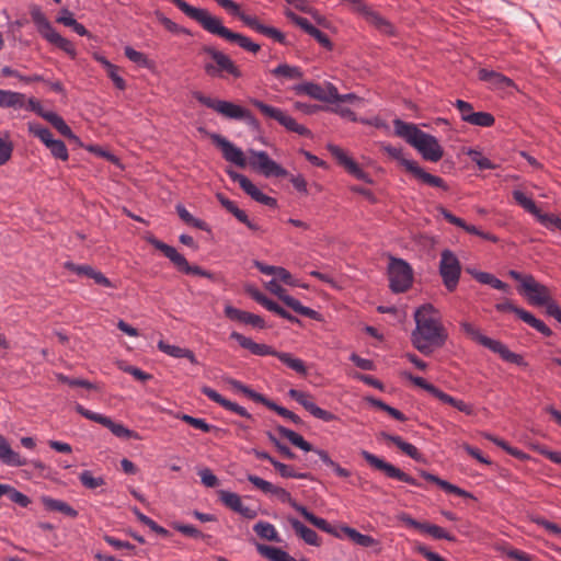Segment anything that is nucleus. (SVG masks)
<instances>
[{"label": "nucleus", "mask_w": 561, "mask_h": 561, "mask_svg": "<svg viewBox=\"0 0 561 561\" xmlns=\"http://www.w3.org/2000/svg\"><path fill=\"white\" fill-rule=\"evenodd\" d=\"M415 329L411 334L413 346L428 355L434 348L442 347L448 337L442 322V314L432 304H424L414 311Z\"/></svg>", "instance_id": "obj_1"}, {"label": "nucleus", "mask_w": 561, "mask_h": 561, "mask_svg": "<svg viewBox=\"0 0 561 561\" xmlns=\"http://www.w3.org/2000/svg\"><path fill=\"white\" fill-rule=\"evenodd\" d=\"M184 14L196 21L206 32L217 35L228 42L236 43L238 46L252 54L260 50V45L252 42L250 37L240 33H234L226 27L221 20L211 15L206 9L195 8L184 0H170Z\"/></svg>", "instance_id": "obj_2"}, {"label": "nucleus", "mask_w": 561, "mask_h": 561, "mask_svg": "<svg viewBox=\"0 0 561 561\" xmlns=\"http://www.w3.org/2000/svg\"><path fill=\"white\" fill-rule=\"evenodd\" d=\"M393 126L396 134L415 148L424 160L437 162L443 158V147L434 136L399 118L393 121Z\"/></svg>", "instance_id": "obj_3"}, {"label": "nucleus", "mask_w": 561, "mask_h": 561, "mask_svg": "<svg viewBox=\"0 0 561 561\" xmlns=\"http://www.w3.org/2000/svg\"><path fill=\"white\" fill-rule=\"evenodd\" d=\"M382 150L422 183L444 191L448 190L447 184L442 178L426 172L416 161L407 158L401 147L383 145Z\"/></svg>", "instance_id": "obj_4"}, {"label": "nucleus", "mask_w": 561, "mask_h": 561, "mask_svg": "<svg viewBox=\"0 0 561 561\" xmlns=\"http://www.w3.org/2000/svg\"><path fill=\"white\" fill-rule=\"evenodd\" d=\"M461 330L473 341L481 344L482 346L489 348L493 353H496L501 356V358L507 363L516 364L522 366L525 364L522 355L512 352L504 343L499 340L491 339L481 333L479 328L474 324L462 321L460 323Z\"/></svg>", "instance_id": "obj_5"}, {"label": "nucleus", "mask_w": 561, "mask_h": 561, "mask_svg": "<svg viewBox=\"0 0 561 561\" xmlns=\"http://www.w3.org/2000/svg\"><path fill=\"white\" fill-rule=\"evenodd\" d=\"M31 18L33 23L35 24L38 33L50 44L56 45L58 48L64 50L67 55H69L72 59L76 58L77 51L73 44L62 37L48 21L44 12L38 5H32L30 9Z\"/></svg>", "instance_id": "obj_6"}, {"label": "nucleus", "mask_w": 561, "mask_h": 561, "mask_svg": "<svg viewBox=\"0 0 561 561\" xmlns=\"http://www.w3.org/2000/svg\"><path fill=\"white\" fill-rule=\"evenodd\" d=\"M203 53L209 56L210 61L204 64L205 72L211 78H226L231 76L236 79L242 77L240 68L225 53L213 46H204Z\"/></svg>", "instance_id": "obj_7"}, {"label": "nucleus", "mask_w": 561, "mask_h": 561, "mask_svg": "<svg viewBox=\"0 0 561 561\" xmlns=\"http://www.w3.org/2000/svg\"><path fill=\"white\" fill-rule=\"evenodd\" d=\"M221 8H224L228 13H230L233 16L239 18L242 23L250 27L251 30L267 36L275 42H278L280 44L285 43V35L277 28L273 26H267L262 24L257 18L247 14L243 11H241L240 5L232 1V0H215Z\"/></svg>", "instance_id": "obj_8"}, {"label": "nucleus", "mask_w": 561, "mask_h": 561, "mask_svg": "<svg viewBox=\"0 0 561 561\" xmlns=\"http://www.w3.org/2000/svg\"><path fill=\"white\" fill-rule=\"evenodd\" d=\"M250 103L255 106L267 118L275 119L287 130L296 133L300 136H311V131L304 125L298 124L297 121L288 115L283 110L268 105L257 99H251Z\"/></svg>", "instance_id": "obj_9"}, {"label": "nucleus", "mask_w": 561, "mask_h": 561, "mask_svg": "<svg viewBox=\"0 0 561 561\" xmlns=\"http://www.w3.org/2000/svg\"><path fill=\"white\" fill-rule=\"evenodd\" d=\"M438 272L446 289L450 293L454 291L461 275V263L455 252L449 249H444L440 252Z\"/></svg>", "instance_id": "obj_10"}, {"label": "nucleus", "mask_w": 561, "mask_h": 561, "mask_svg": "<svg viewBox=\"0 0 561 561\" xmlns=\"http://www.w3.org/2000/svg\"><path fill=\"white\" fill-rule=\"evenodd\" d=\"M147 240L157 250L161 251L164 254V256L168 257L180 272H183L185 274L198 275L207 278L211 277V274L203 270L202 267L196 265H190L184 255L179 253L175 248L156 239L154 237H149Z\"/></svg>", "instance_id": "obj_11"}, {"label": "nucleus", "mask_w": 561, "mask_h": 561, "mask_svg": "<svg viewBox=\"0 0 561 561\" xmlns=\"http://www.w3.org/2000/svg\"><path fill=\"white\" fill-rule=\"evenodd\" d=\"M514 201L527 213L533 215L537 221L548 230L558 229L561 231V218L553 214L542 213L536 203L523 191L514 190L512 192Z\"/></svg>", "instance_id": "obj_12"}, {"label": "nucleus", "mask_w": 561, "mask_h": 561, "mask_svg": "<svg viewBox=\"0 0 561 561\" xmlns=\"http://www.w3.org/2000/svg\"><path fill=\"white\" fill-rule=\"evenodd\" d=\"M388 274L390 288L393 293H404L412 286L413 270L407 261L391 257Z\"/></svg>", "instance_id": "obj_13"}, {"label": "nucleus", "mask_w": 561, "mask_h": 561, "mask_svg": "<svg viewBox=\"0 0 561 561\" xmlns=\"http://www.w3.org/2000/svg\"><path fill=\"white\" fill-rule=\"evenodd\" d=\"M30 134L38 138L43 145L50 151V154L58 160L67 161L69 159L68 149L62 140L55 139L51 131L38 123H28Z\"/></svg>", "instance_id": "obj_14"}, {"label": "nucleus", "mask_w": 561, "mask_h": 561, "mask_svg": "<svg viewBox=\"0 0 561 561\" xmlns=\"http://www.w3.org/2000/svg\"><path fill=\"white\" fill-rule=\"evenodd\" d=\"M75 409L83 417L107 427L116 437L126 438V439H129V438L140 439L141 438L137 432L127 428L126 426H124L121 423L113 422L108 416H105L103 414L88 410L79 403L76 404Z\"/></svg>", "instance_id": "obj_15"}, {"label": "nucleus", "mask_w": 561, "mask_h": 561, "mask_svg": "<svg viewBox=\"0 0 561 561\" xmlns=\"http://www.w3.org/2000/svg\"><path fill=\"white\" fill-rule=\"evenodd\" d=\"M250 159L249 164L253 170L259 171L265 178L276 176L284 178L287 175V171L279 165L277 162L272 160L267 152L262 150L250 149L249 151Z\"/></svg>", "instance_id": "obj_16"}, {"label": "nucleus", "mask_w": 561, "mask_h": 561, "mask_svg": "<svg viewBox=\"0 0 561 561\" xmlns=\"http://www.w3.org/2000/svg\"><path fill=\"white\" fill-rule=\"evenodd\" d=\"M362 457L374 469L382 471L388 478L396 479L402 482H405L413 486H420V483L408 473L403 472L401 469L397 468L390 462L377 457L376 455L367 451H360Z\"/></svg>", "instance_id": "obj_17"}, {"label": "nucleus", "mask_w": 561, "mask_h": 561, "mask_svg": "<svg viewBox=\"0 0 561 561\" xmlns=\"http://www.w3.org/2000/svg\"><path fill=\"white\" fill-rule=\"evenodd\" d=\"M265 288L273 295L277 296L287 307L293 309L298 314L313 320L319 319V313L316 310L304 306L298 299L289 296L276 279H271L267 282L265 284Z\"/></svg>", "instance_id": "obj_18"}, {"label": "nucleus", "mask_w": 561, "mask_h": 561, "mask_svg": "<svg viewBox=\"0 0 561 561\" xmlns=\"http://www.w3.org/2000/svg\"><path fill=\"white\" fill-rule=\"evenodd\" d=\"M293 91L298 95H308L314 100L330 103L336 98V87L327 82L324 87L313 82H302L293 87Z\"/></svg>", "instance_id": "obj_19"}, {"label": "nucleus", "mask_w": 561, "mask_h": 561, "mask_svg": "<svg viewBox=\"0 0 561 561\" xmlns=\"http://www.w3.org/2000/svg\"><path fill=\"white\" fill-rule=\"evenodd\" d=\"M248 480L259 490H261L265 494H271L277 497L282 503L289 504L295 511L299 512L304 506L299 504L295 499H293L291 494L285 490L284 488L274 485L273 483L255 476L248 474Z\"/></svg>", "instance_id": "obj_20"}, {"label": "nucleus", "mask_w": 561, "mask_h": 561, "mask_svg": "<svg viewBox=\"0 0 561 561\" xmlns=\"http://www.w3.org/2000/svg\"><path fill=\"white\" fill-rule=\"evenodd\" d=\"M227 174L233 182H237L240 187L255 202L270 207H275L277 205L275 198L264 194L245 175L233 170H227Z\"/></svg>", "instance_id": "obj_21"}, {"label": "nucleus", "mask_w": 561, "mask_h": 561, "mask_svg": "<svg viewBox=\"0 0 561 561\" xmlns=\"http://www.w3.org/2000/svg\"><path fill=\"white\" fill-rule=\"evenodd\" d=\"M288 396L298 402L300 405H302L313 417L319 419L323 422H332L335 421L337 417L335 414H333L330 411H327L324 409H321L318 407L313 401L310 393L297 390V389H290L288 391Z\"/></svg>", "instance_id": "obj_22"}, {"label": "nucleus", "mask_w": 561, "mask_h": 561, "mask_svg": "<svg viewBox=\"0 0 561 561\" xmlns=\"http://www.w3.org/2000/svg\"><path fill=\"white\" fill-rule=\"evenodd\" d=\"M277 432L285 438H287L294 446L300 448L304 451H313L319 456L322 462L329 467H332L335 461H333L329 454L323 449H313L311 444L308 443L300 434L296 433L293 430H289L285 426H277Z\"/></svg>", "instance_id": "obj_23"}, {"label": "nucleus", "mask_w": 561, "mask_h": 561, "mask_svg": "<svg viewBox=\"0 0 561 561\" xmlns=\"http://www.w3.org/2000/svg\"><path fill=\"white\" fill-rule=\"evenodd\" d=\"M528 299L529 304L537 307H542L543 304H548L551 298L549 288L537 282L534 276L526 279L522 291Z\"/></svg>", "instance_id": "obj_24"}, {"label": "nucleus", "mask_w": 561, "mask_h": 561, "mask_svg": "<svg viewBox=\"0 0 561 561\" xmlns=\"http://www.w3.org/2000/svg\"><path fill=\"white\" fill-rule=\"evenodd\" d=\"M328 149L350 174L355 176L357 180L370 183L369 175L362 168H359V165L352 158H350L342 148L330 144L328 145Z\"/></svg>", "instance_id": "obj_25"}, {"label": "nucleus", "mask_w": 561, "mask_h": 561, "mask_svg": "<svg viewBox=\"0 0 561 561\" xmlns=\"http://www.w3.org/2000/svg\"><path fill=\"white\" fill-rule=\"evenodd\" d=\"M211 139L221 149L222 156L227 161L240 168H244L247 165V159L244 157L243 151L240 148H238L232 142L217 134H214L211 136Z\"/></svg>", "instance_id": "obj_26"}, {"label": "nucleus", "mask_w": 561, "mask_h": 561, "mask_svg": "<svg viewBox=\"0 0 561 561\" xmlns=\"http://www.w3.org/2000/svg\"><path fill=\"white\" fill-rule=\"evenodd\" d=\"M64 267L79 276H87L92 278L96 284L112 288L113 283L100 271L94 270L91 265L88 264H76L71 261H67L64 263Z\"/></svg>", "instance_id": "obj_27"}, {"label": "nucleus", "mask_w": 561, "mask_h": 561, "mask_svg": "<svg viewBox=\"0 0 561 561\" xmlns=\"http://www.w3.org/2000/svg\"><path fill=\"white\" fill-rule=\"evenodd\" d=\"M439 213L449 224L463 229L466 232H468L470 234L478 236V237H480L484 240L491 241L493 243L499 242V238L495 234H493L491 232L482 231L478 227L467 224L463 219L453 215L446 208L440 207Z\"/></svg>", "instance_id": "obj_28"}, {"label": "nucleus", "mask_w": 561, "mask_h": 561, "mask_svg": "<svg viewBox=\"0 0 561 561\" xmlns=\"http://www.w3.org/2000/svg\"><path fill=\"white\" fill-rule=\"evenodd\" d=\"M219 499L221 503L232 510L233 512L242 515L245 518L252 519L256 516L255 511L250 507L243 505L241 496L234 492L220 490L218 491Z\"/></svg>", "instance_id": "obj_29"}, {"label": "nucleus", "mask_w": 561, "mask_h": 561, "mask_svg": "<svg viewBox=\"0 0 561 561\" xmlns=\"http://www.w3.org/2000/svg\"><path fill=\"white\" fill-rule=\"evenodd\" d=\"M230 339L237 341L242 348L248 350L253 355H257V356L271 355V356L276 357L277 351L274 350L272 346H270L267 344H263V343H256L252 339L244 336L243 334H241L239 332H236V331L231 332Z\"/></svg>", "instance_id": "obj_30"}, {"label": "nucleus", "mask_w": 561, "mask_h": 561, "mask_svg": "<svg viewBox=\"0 0 561 561\" xmlns=\"http://www.w3.org/2000/svg\"><path fill=\"white\" fill-rule=\"evenodd\" d=\"M201 391L209 400L218 403L224 409L231 411V412H233L240 416H243L245 419H249V420L252 419V415L243 407H241L230 400H227L220 393H218L215 389H213L208 386H204V387H202Z\"/></svg>", "instance_id": "obj_31"}, {"label": "nucleus", "mask_w": 561, "mask_h": 561, "mask_svg": "<svg viewBox=\"0 0 561 561\" xmlns=\"http://www.w3.org/2000/svg\"><path fill=\"white\" fill-rule=\"evenodd\" d=\"M225 314L232 321H238L243 324H250L254 328L264 329L266 325L265 321L260 316L248 311H243L231 305H227L225 307Z\"/></svg>", "instance_id": "obj_32"}, {"label": "nucleus", "mask_w": 561, "mask_h": 561, "mask_svg": "<svg viewBox=\"0 0 561 561\" xmlns=\"http://www.w3.org/2000/svg\"><path fill=\"white\" fill-rule=\"evenodd\" d=\"M478 77L481 81L486 82L489 88L493 90H508L515 88V83L508 77L489 69H480Z\"/></svg>", "instance_id": "obj_33"}, {"label": "nucleus", "mask_w": 561, "mask_h": 561, "mask_svg": "<svg viewBox=\"0 0 561 561\" xmlns=\"http://www.w3.org/2000/svg\"><path fill=\"white\" fill-rule=\"evenodd\" d=\"M251 297L261 306H263L268 311H272L276 313L277 316L282 317L283 319L288 320L293 323H299V319L291 313H289L287 310H285L283 307H280L277 302L273 301L272 299L267 298L264 294H262L257 289H253L249 291Z\"/></svg>", "instance_id": "obj_34"}, {"label": "nucleus", "mask_w": 561, "mask_h": 561, "mask_svg": "<svg viewBox=\"0 0 561 561\" xmlns=\"http://www.w3.org/2000/svg\"><path fill=\"white\" fill-rule=\"evenodd\" d=\"M0 461L11 467H23L28 463L27 459L12 449L8 439L0 434Z\"/></svg>", "instance_id": "obj_35"}, {"label": "nucleus", "mask_w": 561, "mask_h": 561, "mask_svg": "<svg viewBox=\"0 0 561 561\" xmlns=\"http://www.w3.org/2000/svg\"><path fill=\"white\" fill-rule=\"evenodd\" d=\"M0 461L11 467H23L28 463L27 459L12 449L8 439L0 434Z\"/></svg>", "instance_id": "obj_36"}, {"label": "nucleus", "mask_w": 561, "mask_h": 561, "mask_svg": "<svg viewBox=\"0 0 561 561\" xmlns=\"http://www.w3.org/2000/svg\"><path fill=\"white\" fill-rule=\"evenodd\" d=\"M39 115L49 122L62 136L72 140L75 144L82 146L80 138L73 134L71 128L67 125L60 115L51 111L41 112Z\"/></svg>", "instance_id": "obj_37"}, {"label": "nucleus", "mask_w": 561, "mask_h": 561, "mask_svg": "<svg viewBox=\"0 0 561 561\" xmlns=\"http://www.w3.org/2000/svg\"><path fill=\"white\" fill-rule=\"evenodd\" d=\"M341 531L346 535L353 542L364 548H373L376 552H380L381 543L369 535H364L350 526H342Z\"/></svg>", "instance_id": "obj_38"}, {"label": "nucleus", "mask_w": 561, "mask_h": 561, "mask_svg": "<svg viewBox=\"0 0 561 561\" xmlns=\"http://www.w3.org/2000/svg\"><path fill=\"white\" fill-rule=\"evenodd\" d=\"M362 14L365 16L366 21L376 27L380 33L386 35H393L394 34V27L393 25L386 20L383 16H381L378 12L371 10L368 5L366 10L362 12Z\"/></svg>", "instance_id": "obj_39"}, {"label": "nucleus", "mask_w": 561, "mask_h": 561, "mask_svg": "<svg viewBox=\"0 0 561 561\" xmlns=\"http://www.w3.org/2000/svg\"><path fill=\"white\" fill-rule=\"evenodd\" d=\"M380 437L387 442L393 443L401 451H403L412 459L416 461L422 460V454L419 451V449L414 445L403 440L402 437L398 435H391L386 432H381Z\"/></svg>", "instance_id": "obj_40"}, {"label": "nucleus", "mask_w": 561, "mask_h": 561, "mask_svg": "<svg viewBox=\"0 0 561 561\" xmlns=\"http://www.w3.org/2000/svg\"><path fill=\"white\" fill-rule=\"evenodd\" d=\"M157 346H158L159 351H161L162 353H164L171 357L187 358L192 364H194V365L198 364L195 354L188 348L180 347L176 345H171L163 340H160L158 342Z\"/></svg>", "instance_id": "obj_41"}, {"label": "nucleus", "mask_w": 561, "mask_h": 561, "mask_svg": "<svg viewBox=\"0 0 561 561\" xmlns=\"http://www.w3.org/2000/svg\"><path fill=\"white\" fill-rule=\"evenodd\" d=\"M289 524L291 525L293 529L296 531V534L308 545L310 546H320V538L318 534L312 530L311 528L304 525L300 520L297 518H288Z\"/></svg>", "instance_id": "obj_42"}, {"label": "nucleus", "mask_w": 561, "mask_h": 561, "mask_svg": "<svg viewBox=\"0 0 561 561\" xmlns=\"http://www.w3.org/2000/svg\"><path fill=\"white\" fill-rule=\"evenodd\" d=\"M421 476L425 480L437 484L440 489H443L447 493L456 494L461 497H471V494L469 492H467L466 490L460 489L459 486L451 484L448 481L443 480L433 473H430L427 471H421Z\"/></svg>", "instance_id": "obj_43"}, {"label": "nucleus", "mask_w": 561, "mask_h": 561, "mask_svg": "<svg viewBox=\"0 0 561 561\" xmlns=\"http://www.w3.org/2000/svg\"><path fill=\"white\" fill-rule=\"evenodd\" d=\"M256 550L263 558L267 559L268 561H297L288 552L277 547L257 543Z\"/></svg>", "instance_id": "obj_44"}, {"label": "nucleus", "mask_w": 561, "mask_h": 561, "mask_svg": "<svg viewBox=\"0 0 561 561\" xmlns=\"http://www.w3.org/2000/svg\"><path fill=\"white\" fill-rule=\"evenodd\" d=\"M271 75L278 80H298L304 77L302 70L297 66L279 64L271 70Z\"/></svg>", "instance_id": "obj_45"}, {"label": "nucleus", "mask_w": 561, "mask_h": 561, "mask_svg": "<svg viewBox=\"0 0 561 561\" xmlns=\"http://www.w3.org/2000/svg\"><path fill=\"white\" fill-rule=\"evenodd\" d=\"M298 513L302 515L306 518V520H308L310 524H312L320 530L333 535L337 538L341 537L336 529L333 526H331L324 518L316 516L310 511H308L307 507L302 506Z\"/></svg>", "instance_id": "obj_46"}, {"label": "nucleus", "mask_w": 561, "mask_h": 561, "mask_svg": "<svg viewBox=\"0 0 561 561\" xmlns=\"http://www.w3.org/2000/svg\"><path fill=\"white\" fill-rule=\"evenodd\" d=\"M483 437L485 439L492 442L493 444H495L496 446H499L500 448H502L503 450H505L507 454L515 457L516 459H519L522 461H527L530 459L529 455H527L526 453H524L523 450H520L516 447H512L511 445L507 444V442H505L502 438H499L490 433H483Z\"/></svg>", "instance_id": "obj_47"}, {"label": "nucleus", "mask_w": 561, "mask_h": 561, "mask_svg": "<svg viewBox=\"0 0 561 561\" xmlns=\"http://www.w3.org/2000/svg\"><path fill=\"white\" fill-rule=\"evenodd\" d=\"M472 277L481 284L490 285L492 288L507 291L508 285L488 272L469 271Z\"/></svg>", "instance_id": "obj_48"}, {"label": "nucleus", "mask_w": 561, "mask_h": 561, "mask_svg": "<svg viewBox=\"0 0 561 561\" xmlns=\"http://www.w3.org/2000/svg\"><path fill=\"white\" fill-rule=\"evenodd\" d=\"M253 530L256 535L263 539L280 542L282 539L278 536V533L275 526L268 522L260 520L253 526Z\"/></svg>", "instance_id": "obj_49"}, {"label": "nucleus", "mask_w": 561, "mask_h": 561, "mask_svg": "<svg viewBox=\"0 0 561 561\" xmlns=\"http://www.w3.org/2000/svg\"><path fill=\"white\" fill-rule=\"evenodd\" d=\"M245 108L234 104L229 101H220L219 106L217 108V113L222 115L226 118L230 119H241V116H243Z\"/></svg>", "instance_id": "obj_50"}, {"label": "nucleus", "mask_w": 561, "mask_h": 561, "mask_svg": "<svg viewBox=\"0 0 561 561\" xmlns=\"http://www.w3.org/2000/svg\"><path fill=\"white\" fill-rule=\"evenodd\" d=\"M24 105V94L9 90L0 89L1 107H22Z\"/></svg>", "instance_id": "obj_51"}, {"label": "nucleus", "mask_w": 561, "mask_h": 561, "mask_svg": "<svg viewBox=\"0 0 561 561\" xmlns=\"http://www.w3.org/2000/svg\"><path fill=\"white\" fill-rule=\"evenodd\" d=\"M276 357L297 374L307 375V368L302 359L294 357L290 353L278 351Z\"/></svg>", "instance_id": "obj_52"}, {"label": "nucleus", "mask_w": 561, "mask_h": 561, "mask_svg": "<svg viewBox=\"0 0 561 561\" xmlns=\"http://www.w3.org/2000/svg\"><path fill=\"white\" fill-rule=\"evenodd\" d=\"M438 400L442 401L443 403L454 407L455 409H457L458 411H460L467 415L473 414V405L472 404L467 403L463 400L454 398L444 391L440 392Z\"/></svg>", "instance_id": "obj_53"}, {"label": "nucleus", "mask_w": 561, "mask_h": 561, "mask_svg": "<svg viewBox=\"0 0 561 561\" xmlns=\"http://www.w3.org/2000/svg\"><path fill=\"white\" fill-rule=\"evenodd\" d=\"M125 56L134 64L139 67L150 69L153 67L152 60H150L146 54L134 49L130 46L124 48Z\"/></svg>", "instance_id": "obj_54"}, {"label": "nucleus", "mask_w": 561, "mask_h": 561, "mask_svg": "<svg viewBox=\"0 0 561 561\" xmlns=\"http://www.w3.org/2000/svg\"><path fill=\"white\" fill-rule=\"evenodd\" d=\"M402 376L407 379H409L411 382H413V385L422 388L423 390L427 391L428 393H431L433 397L437 398L439 397L442 390L438 389L436 386L430 383L428 381H426L424 378L422 377H419V376H413L412 374L410 373H402Z\"/></svg>", "instance_id": "obj_55"}, {"label": "nucleus", "mask_w": 561, "mask_h": 561, "mask_svg": "<svg viewBox=\"0 0 561 561\" xmlns=\"http://www.w3.org/2000/svg\"><path fill=\"white\" fill-rule=\"evenodd\" d=\"M522 314H523L522 316V320L525 323H527L528 325H530L531 328H534L535 330H537L538 332H540L545 336H550L552 334L551 329L548 325H546V323L543 321L537 319L529 311L522 312Z\"/></svg>", "instance_id": "obj_56"}, {"label": "nucleus", "mask_w": 561, "mask_h": 561, "mask_svg": "<svg viewBox=\"0 0 561 561\" xmlns=\"http://www.w3.org/2000/svg\"><path fill=\"white\" fill-rule=\"evenodd\" d=\"M79 480L82 485L87 489L94 490L105 484V480L103 477H94L92 471L84 470L80 473Z\"/></svg>", "instance_id": "obj_57"}, {"label": "nucleus", "mask_w": 561, "mask_h": 561, "mask_svg": "<svg viewBox=\"0 0 561 561\" xmlns=\"http://www.w3.org/2000/svg\"><path fill=\"white\" fill-rule=\"evenodd\" d=\"M422 533L432 536L434 539H445L448 541H455V537L453 535L447 533L444 528L434 524L424 523L422 527Z\"/></svg>", "instance_id": "obj_58"}, {"label": "nucleus", "mask_w": 561, "mask_h": 561, "mask_svg": "<svg viewBox=\"0 0 561 561\" xmlns=\"http://www.w3.org/2000/svg\"><path fill=\"white\" fill-rule=\"evenodd\" d=\"M156 16H157L158 21L164 26V28L167 31H169L170 33L191 35V32L187 28L173 22L171 19L167 18L164 14L157 12Z\"/></svg>", "instance_id": "obj_59"}, {"label": "nucleus", "mask_w": 561, "mask_h": 561, "mask_svg": "<svg viewBox=\"0 0 561 561\" xmlns=\"http://www.w3.org/2000/svg\"><path fill=\"white\" fill-rule=\"evenodd\" d=\"M495 123V118L488 112H474L468 124L480 127H491Z\"/></svg>", "instance_id": "obj_60"}, {"label": "nucleus", "mask_w": 561, "mask_h": 561, "mask_svg": "<svg viewBox=\"0 0 561 561\" xmlns=\"http://www.w3.org/2000/svg\"><path fill=\"white\" fill-rule=\"evenodd\" d=\"M468 156L470 159L479 167L481 170H493L496 168V165L491 162L490 159L484 157L480 151L470 149L468 151Z\"/></svg>", "instance_id": "obj_61"}, {"label": "nucleus", "mask_w": 561, "mask_h": 561, "mask_svg": "<svg viewBox=\"0 0 561 561\" xmlns=\"http://www.w3.org/2000/svg\"><path fill=\"white\" fill-rule=\"evenodd\" d=\"M179 419L204 433H209L213 428V425L208 424L204 419L194 417L188 414H181Z\"/></svg>", "instance_id": "obj_62"}, {"label": "nucleus", "mask_w": 561, "mask_h": 561, "mask_svg": "<svg viewBox=\"0 0 561 561\" xmlns=\"http://www.w3.org/2000/svg\"><path fill=\"white\" fill-rule=\"evenodd\" d=\"M273 467L278 471L283 478H297L304 479L307 477L306 473H297L291 466L283 463L280 461H273Z\"/></svg>", "instance_id": "obj_63"}, {"label": "nucleus", "mask_w": 561, "mask_h": 561, "mask_svg": "<svg viewBox=\"0 0 561 561\" xmlns=\"http://www.w3.org/2000/svg\"><path fill=\"white\" fill-rule=\"evenodd\" d=\"M531 448L536 450L538 454L545 456L550 461L558 463L561 466V453L556 450H550L543 445L534 444L531 445Z\"/></svg>", "instance_id": "obj_64"}]
</instances>
